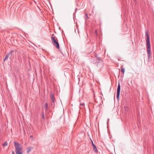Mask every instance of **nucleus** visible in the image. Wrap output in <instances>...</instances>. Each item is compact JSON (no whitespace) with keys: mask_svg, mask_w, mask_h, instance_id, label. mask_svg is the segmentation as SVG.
<instances>
[{"mask_svg":"<svg viewBox=\"0 0 154 154\" xmlns=\"http://www.w3.org/2000/svg\"><path fill=\"white\" fill-rule=\"evenodd\" d=\"M80 106H85V103H80Z\"/></svg>","mask_w":154,"mask_h":154,"instance_id":"obj_13","label":"nucleus"},{"mask_svg":"<svg viewBox=\"0 0 154 154\" xmlns=\"http://www.w3.org/2000/svg\"><path fill=\"white\" fill-rule=\"evenodd\" d=\"M41 117L43 119H45V116H44V114L43 112H42L41 114Z\"/></svg>","mask_w":154,"mask_h":154,"instance_id":"obj_10","label":"nucleus"},{"mask_svg":"<svg viewBox=\"0 0 154 154\" xmlns=\"http://www.w3.org/2000/svg\"><path fill=\"white\" fill-rule=\"evenodd\" d=\"M44 108L45 109V110L47 111L48 109V104L47 103H46L45 104Z\"/></svg>","mask_w":154,"mask_h":154,"instance_id":"obj_9","label":"nucleus"},{"mask_svg":"<svg viewBox=\"0 0 154 154\" xmlns=\"http://www.w3.org/2000/svg\"><path fill=\"white\" fill-rule=\"evenodd\" d=\"M12 154H15L14 153V151H13L12 152Z\"/></svg>","mask_w":154,"mask_h":154,"instance_id":"obj_16","label":"nucleus"},{"mask_svg":"<svg viewBox=\"0 0 154 154\" xmlns=\"http://www.w3.org/2000/svg\"><path fill=\"white\" fill-rule=\"evenodd\" d=\"M51 40L53 45L57 49H59L60 46L57 38L55 37L52 36L51 37Z\"/></svg>","mask_w":154,"mask_h":154,"instance_id":"obj_3","label":"nucleus"},{"mask_svg":"<svg viewBox=\"0 0 154 154\" xmlns=\"http://www.w3.org/2000/svg\"><path fill=\"white\" fill-rule=\"evenodd\" d=\"M109 119H108V120H107V121H107V123H108V121H109Z\"/></svg>","mask_w":154,"mask_h":154,"instance_id":"obj_19","label":"nucleus"},{"mask_svg":"<svg viewBox=\"0 0 154 154\" xmlns=\"http://www.w3.org/2000/svg\"><path fill=\"white\" fill-rule=\"evenodd\" d=\"M146 36L147 37L146 40V43L147 47V51L148 53V57L149 60L150 58L151 53H150V43L149 37L148 35V33L146 32Z\"/></svg>","mask_w":154,"mask_h":154,"instance_id":"obj_2","label":"nucleus"},{"mask_svg":"<svg viewBox=\"0 0 154 154\" xmlns=\"http://www.w3.org/2000/svg\"><path fill=\"white\" fill-rule=\"evenodd\" d=\"M125 109H128V108L127 107H125Z\"/></svg>","mask_w":154,"mask_h":154,"instance_id":"obj_18","label":"nucleus"},{"mask_svg":"<svg viewBox=\"0 0 154 154\" xmlns=\"http://www.w3.org/2000/svg\"><path fill=\"white\" fill-rule=\"evenodd\" d=\"M14 146L15 149V152L16 154H23V148L19 143L14 142Z\"/></svg>","mask_w":154,"mask_h":154,"instance_id":"obj_1","label":"nucleus"},{"mask_svg":"<svg viewBox=\"0 0 154 154\" xmlns=\"http://www.w3.org/2000/svg\"><path fill=\"white\" fill-rule=\"evenodd\" d=\"M32 148H33L31 146L28 147L27 149V153L28 154L30 152L31 149Z\"/></svg>","mask_w":154,"mask_h":154,"instance_id":"obj_8","label":"nucleus"},{"mask_svg":"<svg viewBox=\"0 0 154 154\" xmlns=\"http://www.w3.org/2000/svg\"><path fill=\"white\" fill-rule=\"evenodd\" d=\"M51 98L52 101L54 103L55 101V98L53 94H51Z\"/></svg>","mask_w":154,"mask_h":154,"instance_id":"obj_7","label":"nucleus"},{"mask_svg":"<svg viewBox=\"0 0 154 154\" xmlns=\"http://www.w3.org/2000/svg\"><path fill=\"white\" fill-rule=\"evenodd\" d=\"M120 89V85L119 83V82L118 85V86L117 91V98L118 100H119V99Z\"/></svg>","mask_w":154,"mask_h":154,"instance_id":"obj_4","label":"nucleus"},{"mask_svg":"<svg viewBox=\"0 0 154 154\" xmlns=\"http://www.w3.org/2000/svg\"><path fill=\"white\" fill-rule=\"evenodd\" d=\"M7 143L6 141H5L4 143L3 144V146H6L7 145Z\"/></svg>","mask_w":154,"mask_h":154,"instance_id":"obj_12","label":"nucleus"},{"mask_svg":"<svg viewBox=\"0 0 154 154\" xmlns=\"http://www.w3.org/2000/svg\"><path fill=\"white\" fill-rule=\"evenodd\" d=\"M121 71L122 72L124 73L125 71V68H121Z\"/></svg>","mask_w":154,"mask_h":154,"instance_id":"obj_11","label":"nucleus"},{"mask_svg":"<svg viewBox=\"0 0 154 154\" xmlns=\"http://www.w3.org/2000/svg\"><path fill=\"white\" fill-rule=\"evenodd\" d=\"M13 51H11L10 52H9V53H8L6 55L5 57V58L3 60L4 61H5L7 59L8 57H9V56L10 55V54H11L12 52Z\"/></svg>","mask_w":154,"mask_h":154,"instance_id":"obj_6","label":"nucleus"},{"mask_svg":"<svg viewBox=\"0 0 154 154\" xmlns=\"http://www.w3.org/2000/svg\"><path fill=\"white\" fill-rule=\"evenodd\" d=\"M92 145L93 146V150L95 151L96 152H98V150L97 149L96 147V146L94 144L92 141Z\"/></svg>","mask_w":154,"mask_h":154,"instance_id":"obj_5","label":"nucleus"},{"mask_svg":"<svg viewBox=\"0 0 154 154\" xmlns=\"http://www.w3.org/2000/svg\"><path fill=\"white\" fill-rule=\"evenodd\" d=\"M30 137L31 138H33V136L32 135H31L30 136Z\"/></svg>","mask_w":154,"mask_h":154,"instance_id":"obj_15","label":"nucleus"},{"mask_svg":"<svg viewBox=\"0 0 154 154\" xmlns=\"http://www.w3.org/2000/svg\"><path fill=\"white\" fill-rule=\"evenodd\" d=\"M95 34L96 35H97V31L96 30L95 32Z\"/></svg>","mask_w":154,"mask_h":154,"instance_id":"obj_14","label":"nucleus"},{"mask_svg":"<svg viewBox=\"0 0 154 154\" xmlns=\"http://www.w3.org/2000/svg\"><path fill=\"white\" fill-rule=\"evenodd\" d=\"M85 16H86V17L88 18V15H87V14H85Z\"/></svg>","mask_w":154,"mask_h":154,"instance_id":"obj_17","label":"nucleus"}]
</instances>
